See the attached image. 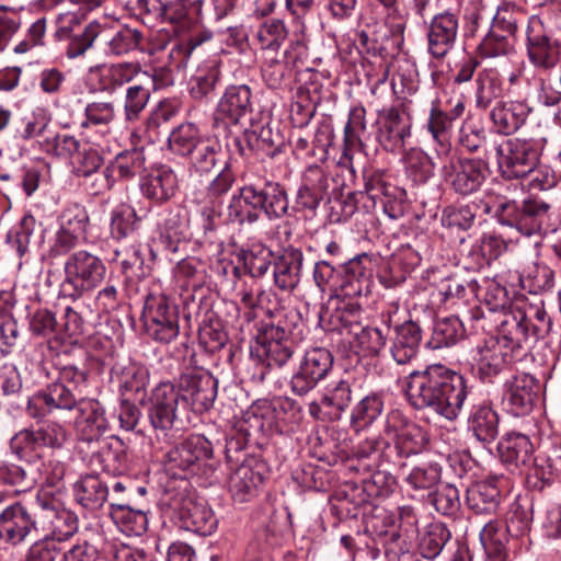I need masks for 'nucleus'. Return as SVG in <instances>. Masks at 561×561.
<instances>
[{
	"instance_id": "nucleus-1",
	"label": "nucleus",
	"mask_w": 561,
	"mask_h": 561,
	"mask_svg": "<svg viewBox=\"0 0 561 561\" xmlns=\"http://www.w3.org/2000/svg\"><path fill=\"white\" fill-rule=\"evenodd\" d=\"M495 291V295L486 294L485 304L491 311H503L499 333L479 347L476 358L479 378L489 383L510 370L513 364L523 360L552 327L542 301L529 304L517 300L505 311L506 291L504 288Z\"/></svg>"
},
{
	"instance_id": "nucleus-2",
	"label": "nucleus",
	"mask_w": 561,
	"mask_h": 561,
	"mask_svg": "<svg viewBox=\"0 0 561 561\" xmlns=\"http://www.w3.org/2000/svg\"><path fill=\"white\" fill-rule=\"evenodd\" d=\"M403 391L413 409L428 410L455 421L463 409L469 387L460 373L442 364H432L423 370L411 371L404 378Z\"/></svg>"
},
{
	"instance_id": "nucleus-3",
	"label": "nucleus",
	"mask_w": 561,
	"mask_h": 561,
	"mask_svg": "<svg viewBox=\"0 0 561 561\" xmlns=\"http://www.w3.org/2000/svg\"><path fill=\"white\" fill-rule=\"evenodd\" d=\"M373 257L362 253L342 264V279L337 282V272L327 260L314 263L312 277L316 286L322 291H329L331 298H360L370 293L373 277Z\"/></svg>"
},
{
	"instance_id": "nucleus-4",
	"label": "nucleus",
	"mask_w": 561,
	"mask_h": 561,
	"mask_svg": "<svg viewBox=\"0 0 561 561\" xmlns=\"http://www.w3.org/2000/svg\"><path fill=\"white\" fill-rule=\"evenodd\" d=\"M382 434L387 438L382 457L397 470L407 469L408 460L422 454L428 444L424 428L399 409H392L386 414Z\"/></svg>"
},
{
	"instance_id": "nucleus-5",
	"label": "nucleus",
	"mask_w": 561,
	"mask_h": 561,
	"mask_svg": "<svg viewBox=\"0 0 561 561\" xmlns=\"http://www.w3.org/2000/svg\"><path fill=\"white\" fill-rule=\"evenodd\" d=\"M497 165L503 178L513 180L531 175L530 184L539 190H546L553 184L547 176L539 179L536 170L541 152L540 142L535 139L510 138L495 147Z\"/></svg>"
},
{
	"instance_id": "nucleus-6",
	"label": "nucleus",
	"mask_w": 561,
	"mask_h": 561,
	"mask_svg": "<svg viewBox=\"0 0 561 561\" xmlns=\"http://www.w3.org/2000/svg\"><path fill=\"white\" fill-rule=\"evenodd\" d=\"M550 205L537 198L525 199L520 205L504 196H496L483 205V213L497 219L503 226L515 228L524 236L540 234L548 219Z\"/></svg>"
},
{
	"instance_id": "nucleus-7",
	"label": "nucleus",
	"mask_w": 561,
	"mask_h": 561,
	"mask_svg": "<svg viewBox=\"0 0 561 561\" xmlns=\"http://www.w3.org/2000/svg\"><path fill=\"white\" fill-rule=\"evenodd\" d=\"M213 454L211 443L205 436L194 434L170 448L164 454L162 462L169 474L187 479L214 471V467L208 463Z\"/></svg>"
},
{
	"instance_id": "nucleus-8",
	"label": "nucleus",
	"mask_w": 561,
	"mask_h": 561,
	"mask_svg": "<svg viewBox=\"0 0 561 561\" xmlns=\"http://www.w3.org/2000/svg\"><path fill=\"white\" fill-rule=\"evenodd\" d=\"M147 335L159 344H170L180 334L178 305L158 285L146 296L142 310Z\"/></svg>"
},
{
	"instance_id": "nucleus-9",
	"label": "nucleus",
	"mask_w": 561,
	"mask_h": 561,
	"mask_svg": "<svg viewBox=\"0 0 561 561\" xmlns=\"http://www.w3.org/2000/svg\"><path fill=\"white\" fill-rule=\"evenodd\" d=\"M64 272L61 293L66 297L78 299L103 282L106 267L98 255L87 250H78L65 261Z\"/></svg>"
},
{
	"instance_id": "nucleus-10",
	"label": "nucleus",
	"mask_w": 561,
	"mask_h": 561,
	"mask_svg": "<svg viewBox=\"0 0 561 561\" xmlns=\"http://www.w3.org/2000/svg\"><path fill=\"white\" fill-rule=\"evenodd\" d=\"M182 407L196 413L208 411L217 397L218 380L202 367L186 368L176 380Z\"/></svg>"
},
{
	"instance_id": "nucleus-11",
	"label": "nucleus",
	"mask_w": 561,
	"mask_h": 561,
	"mask_svg": "<svg viewBox=\"0 0 561 561\" xmlns=\"http://www.w3.org/2000/svg\"><path fill=\"white\" fill-rule=\"evenodd\" d=\"M251 355L265 363L266 367H283L294 355L290 331L279 323H262L257 327Z\"/></svg>"
},
{
	"instance_id": "nucleus-12",
	"label": "nucleus",
	"mask_w": 561,
	"mask_h": 561,
	"mask_svg": "<svg viewBox=\"0 0 561 561\" xmlns=\"http://www.w3.org/2000/svg\"><path fill=\"white\" fill-rule=\"evenodd\" d=\"M398 313V307H390L381 313L382 322L388 328L393 325V335L390 339V355L398 365H408L416 356L420 351L422 341L421 327L408 320L397 324L393 317Z\"/></svg>"
},
{
	"instance_id": "nucleus-13",
	"label": "nucleus",
	"mask_w": 561,
	"mask_h": 561,
	"mask_svg": "<svg viewBox=\"0 0 561 561\" xmlns=\"http://www.w3.org/2000/svg\"><path fill=\"white\" fill-rule=\"evenodd\" d=\"M182 407L181 393L174 383L160 382L150 393L147 415L154 430L169 431L178 422Z\"/></svg>"
},
{
	"instance_id": "nucleus-14",
	"label": "nucleus",
	"mask_w": 561,
	"mask_h": 561,
	"mask_svg": "<svg viewBox=\"0 0 561 561\" xmlns=\"http://www.w3.org/2000/svg\"><path fill=\"white\" fill-rule=\"evenodd\" d=\"M560 47V43L552 38L542 20L538 15H531L526 28V49L530 64L545 70L556 67Z\"/></svg>"
},
{
	"instance_id": "nucleus-15",
	"label": "nucleus",
	"mask_w": 561,
	"mask_h": 561,
	"mask_svg": "<svg viewBox=\"0 0 561 561\" xmlns=\"http://www.w3.org/2000/svg\"><path fill=\"white\" fill-rule=\"evenodd\" d=\"M332 367L333 356L329 350L314 347L307 351L291 377V391L297 396L307 394L330 374Z\"/></svg>"
},
{
	"instance_id": "nucleus-16",
	"label": "nucleus",
	"mask_w": 561,
	"mask_h": 561,
	"mask_svg": "<svg viewBox=\"0 0 561 561\" xmlns=\"http://www.w3.org/2000/svg\"><path fill=\"white\" fill-rule=\"evenodd\" d=\"M442 172L456 194L468 196L481 190L489 176V165L482 159L458 158L450 167L444 165Z\"/></svg>"
},
{
	"instance_id": "nucleus-17",
	"label": "nucleus",
	"mask_w": 561,
	"mask_h": 561,
	"mask_svg": "<svg viewBox=\"0 0 561 561\" xmlns=\"http://www.w3.org/2000/svg\"><path fill=\"white\" fill-rule=\"evenodd\" d=\"M353 401V382L340 378L324 388L319 401L309 403V414L319 421H336Z\"/></svg>"
},
{
	"instance_id": "nucleus-18",
	"label": "nucleus",
	"mask_w": 561,
	"mask_h": 561,
	"mask_svg": "<svg viewBox=\"0 0 561 561\" xmlns=\"http://www.w3.org/2000/svg\"><path fill=\"white\" fill-rule=\"evenodd\" d=\"M266 465L255 457H248L230 473L228 490L234 502L245 503L256 496L263 484Z\"/></svg>"
},
{
	"instance_id": "nucleus-19",
	"label": "nucleus",
	"mask_w": 561,
	"mask_h": 561,
	"mask_svg": "<svg viewBox=\"0 0 561 561\" xmlns=\"http://www.w3.org/2000/svg\"><path fill=\"white\" fill-rule=\"evenodd\" d=\"M37 531V520L21 502H15L0 512V540L16 546Z\"/></svg>"
},
{
	"instance_id": "nucleus-20",
	"label": "nucleus",
	"mask_w": 561,
	"mask_h": 561,
	"mask_svg": "<svg viewBox=\"0 0 561 561\" xmlns=\"http://www.w3.org/2000/svg\"><path fill=\"white\" fill-rule=\"evenodd\" d=\"M376 125L377 140L389 152L400 151L407 139L411 137L410 118L400 113L397 107L378 111Z\"/></svg>"
},
{
	"instance_id": "nucleus-21",
	"label": "nucleus",
	"mask_w": 561,
	"mask_h": 561,
	"mask_svg": "<svg viewBox=\"0 0 561 561\" xmlns=\"http://www.w3.org/2000/svg\"><path fill=\"white\" fill-rule=\"evenodd\" d=\"M457 14L445 11L437 13L430 22L427 37V51L437 60H443L455 47L458 35Z\"/></svg>"
},
{
	"instance_id": "nucleus-22",
	"label": "nucleus",
	"mask_w": 561,
	"mask_h": 561,
	"mask_svg": "<svg viewBox=\"0 0 561 561\" xmlns=\"http://www.w3.org/2000/svg\"><path fill=\"white\" fill-rule=\"evenodd\" d=\"M171 507L178 513L182 527L202 536H208L217 527V518L213 510L204 501L192 497L173 499Z\"/></svg>"
},
{
	"instance_id": "nucleus-23",
	"label": "nucleus",
	"mask_w": 561,
	"mask_h": 561,
	"mask_svg": "<svg viewBox=\"0 0 561 561\" xmlns=\"http://www.w3.org/2000/svg\"><path fill=\"white\" fill-rule=\"evenodd\" d=\"M141 72L137 62H112L91 67L89 78L100 92L113 94L125 84L131 83Z\"/></svg>"
},
{
	"instance_id": "nucleus-24",
	"label": "nucleus",
	"mask_w": 561,
	"mask_h": 561,
	"mask_svg": "<svg viewBox=\"0 0 561 561\" xmlns=\"http://www.w3.org/2000/svg\"><path fill=\"white\" fill-rule=\"evenodd\" d=\"M538 399V382L528 375L520 374L506 381L503 404L514 416L529 414Z\"/></svg>"
},
{
	"instance_id": "nucleus-25",
	"label": "nucleus",
	"mask_w": 561,
	"mask_h": 561,
	"mask_svg": "<svg viewBox=\"0 0 561 561\" xmlns=\"http://www.w3.org/2000/svg\"><path fill=\"white\" fill-rule=\"evenodd\" d=\"M253 111L252 91L247 84H232L226 88L216 110V121L238 125Z\"/></svg>"
},
{
	"instance_id": "nucleus-26",
	"label": "nucleus",
	"mask_w": 561,
	"mask_h": 561,
	"mask_svg": "<svg viewBox=\"0 0 561 561\" xmlns=\"http://www.w3.org/2000/svg\"><path fill=\"white\" fill-rule=\"evenodd\" d=\"M335 307L332 311H327L325 316H321V321H327V329L337 331L341 334L353 336L363 325L365 321V311L358 302V298H333Z\"/></svg>"
},
{
	"instance_id": "nucleus-27",
	"label": "nucleus",
	"mask_w": 561,
	"mask_h": 561,
	"mask_svg": "<svg viewBox=\"0 0 561 561\" xmlns=\"http://www.w3.org/2000/svg\"><path fill=\"white\" fill-rule=\"evenodd\" d=\"M77 409L76 430L80 440L99 442L111 427L104 407L95 399H84Z\"/></svg>"
},
{
	"instance_id": "nucleus-28",
	"label": "nucleus",
	"mask_w": 561,
	"mask_h": 561,
	"mask_svg": "<svg viewBox=\"0 0 561 561\" xmlns=\"http://www.w3.org/2000/svg\"><path fill=\"white\" fill-rule=\"evenodd\" d=\"M307 51V43L290 38L283 59H271L263 69L262 76L271 89L282 88L291 77L294 68L302 60Z\"/></svg>"
},
{
	"instance_id": "nucleus-29",
	"label": "nucleus",
	"mask_w": 561,
	"mask_h": 561,
	"mask_svg": "<svg viewBox=\"0 0 561 561\" xmlns=\"http://www.w3.org/2000/svg\"><path fill=\"white\" fill-rule=\"evenodd\" d=\"M302 264L304 253L300 249L284 248L273 257L274 285L282 291H293L300 283Z\"/></svg>"
},
{
	"instance_id": "nucleus-30",
	"label": "nucleus",
	"mask_w": 561,
	"mask_h": 561,
	"mask_svg": "<svg viewBox=\"0 0 561 561\" xmlns=\"http://www.w3.org/2000/svg\"><path fill=\"white\" fill-rule=\"evenodd\" d=\"M255 185H243L234 193L226 209V220L232 225L252 226L261 217L256 202Z\"/></svg>"
},
{
	"instance_id": "nucleus-31",
	"label": "nucleus",
	"mask_w": 561,
	"mask_h": 561,
	"mask_svg": "<svg viewBox=\"0 0 561 561\" xmlns=\"http://www.w3.org/2000/svg\"><path fill=\"white\" fill-rule=\"evenodd\" d=\"M530 111L525 101H499L490 112V119L496 133L511 135L525 124Z\"/></svg>"
},
{
	"instance_id": "nucleus-32",
	"label": "nucleus",
	"mask_w": 561,
	"mask_h": 561,
	"mask_svg": "<svg viewBox=\"0 0 561 561\" xmlns=\"http://www.w3.org/2000/svg\"><path fill=\"white\" fill-rule=\"evenodd\" d=\"M497 478H490L471 483L465 495L466 505L474 514H494L501 502L502 493Z\"/></svg>"
},
{
	"instance_id": "nucleus-33",
	"label": "nucleus",
	"mask_w": 561,
	"mask_h": 561,
	"mask_svg": "<svg viewBox=\"0 0 561 561\" xmlns=\"http://www.w3.org/2000/svg\"><path fill=\"white\" fill-rule=\"evenodd\" d=\"M178 186V176L168 165L154 169L140 183L142 195L158 204L171 199L175 195Z\"/></svg>"
},
{
	"instance_id": "nucleus-34",
	"label": "nucleus",
	"mask_w": 561,
	"mask_h": 561,
	"mask_svg": "<svg viewBox=\"0 0 561 561\" xmlns=\"http://www.w3.org/2000/svg\"><path fill=\"white\" fill-rule=\"evenodd\" d=\"M142 33L137 28L121 26L111 28L101 25L99 41L108 56H123L138 48Z\"/></svg>"
},
{
	"instance_id": "nucleus-35",
	"label": "nucleus",
	"mask_w": 561,
	"mask_h": 561,
	"mask_svg": "<svg viewBox=\"0 0 561 561\" xmlns=\"http://www.w3.org/2000/svg\"><path fill=\"white\" fill-rule=\"evenodd\" d=\"M255 194L260 211L268 219H279L288 213L287 193L279 183L266 181L262 187L255 185Z\"/></svg>"
},
{
	"instance_id": "nucleus-36",
	"label": "nucleus",
	"mask_w": 561,
	"mask_h": 561,
	"mask_svg": "<svg viewBox=\"0 0 561 561\" xmlns=\"http://www.w3.org/2000/svg\"><path fill=\"white\" fill-rule=\"evenodd\" d=\"M499 451L505 463L529 467L533 461L534 446L527 435L511 432L499 444Z\"/></svg>"
},
{
	"instance_id": "nucleus-37",
	"label": "nucleus",
	"mask_w": 561,
	"mask_h": 561,
	"mask_svg": "<svg viewBox=\"0 0 561 561\" xmlns=\"http://www.w3.org/2000/svg\"><path fill=\"white\" fill-rule=\"evenodd\" d=\"M73 496L84 510L94 512L110 497L108 486L96 476H85L73 484Z\"/></svg>"
},
{
	"instance_id": "nucleus-38",
	"label": "nucleus",
	"mask_w": 561,
	"mask_h": 561,
	"mask_svg": "<svg viewBox=\"0 0 561 561\" xmlns=\"http://www.w3.org/2000/svg\"><path fill=\"white\" fill-rule=\"evenodd\" d=\"M474 101L479 110H486L504 93L503 79L495 68L481 69L474 80Z\"/></svg>"
},
{
	"instance_id": "nucleus-39",
	"label": "nucleus",
	"mask_w": 561,
	"mask_h": 561,
	"mask_svg": "<svg viewBox=\"0 0 561 561\" xmlns=\"http://www.w3.org/2000/svg\"><path fill=\"white\" fill-rule=\"evenodd\" d=\"M110 516L119 530L127 536H140L147 530L146 512L133 508L129 503L111 502Z\"/></svg>"
},
{
	"instance_id": "nucleus-40",
	"label": "nucleus",
	"mask_w": 561,
	"mask_h": 561,
	"mask_svg": "<svg viewBox=\"0 0 561 561\" xmlns=\"http://www.w3.org/2000/svg\"><path fill=\"white\" fill-rule=\"evenodd\" d=\"M468 426L478 440L492 443L499 434V415L489 403L473 405Z\"/></svg>"
},
{
	"instance_id": "nucleus-41",
	"label": "nucleus",
	"mask_w": 561,
	"mask_h": 561,
	"mask_svg": "<svg viewBox=\"0 0 561 561\" xmlns=\"http://www.w3.org/2000/svg\"><path fill=\"white\" fill-rule=\"evenodd\" d=\"M427 131L431 134L435 144V151L439 159L447 158L450 153V130L453 123L446 111L438 105L433 104L426 123Z\"/></svg>"
},
{
	"instance_id": "nucleus-42",
	"label": "nucleus",
	"mask_w": 561,
	"mask_h": 561,
	"mask_svg": "<svg viewBox=\"0 0 561 561\" xmlns=\"http://www.w3.org/2000/svg\"><path fill=\"white\" fill-rule=\"evenodd\" d=\"M95 458L103 470L110 474L118 476L128 469V455L122 439L111 437L102 443Z\"/></svg>"
},
{
	"instance_id": "nucleus-43",
	"label": "nucleus",
	"mask_w": 561,
	"mask_h": 561,
	"mask_svg": "<svg viewBox=\"0 0 561 561\" xmlns=\"http://www.w3.org/2000/svg\"><path fill=\"white\" fill-rule=\"evenodd\" d=\"M404 481L414 490H431L442 478L440 466L431 460H424L409 469L398 470Z\"/></svg>"
},
{
	"instance_id": "nucleus-44",
	"label": "nucleus",
	"mask_w": 561,
	"mask_h": 561,
	"mask_svg": "<svg viewBox=\"0 0 561 561\" xmlns=\"http://www.w3.org/2000/svg\"><path fill=\"white\" fill-rule=\"evenodd\" d=\"M527 473L528 483L534 488L542 490L554 479L561 477V456L552 454L536 457Z\"/></svg>"
},
{
	"instance_id": "nucleus-45",
	"label": "nucleus",
	"mask_w": 561,
	"mask_h": 561,
	"mask_svg": "<svg viewBox=\"0 0 561 561\" xmlns=\"http://www.w3.org/2000/svg\"><path fill=\"white\" fill-rule=\"evenodd\" d=\"M403 162L407 176L415 184H425L435 174V162L420 148L408 150Z\"/></svg>"
},
{
	"instance_id": "nucleus-46",
	"label": "nucleus",
	"mask_w": 561,
	"mask_h": 561,
	"mask_svg": "<svg viewBox=\"0 0 561 561\" xmlns=\"http://www.w3.org/2000/svg\"><path fill=\"white\" fill-rule=\"evenodd\" d=\"M39 398L44 400V404L49 412H53L54 410L71 411L77 409L84 400L83 397L79 396V393L73 392L57 380L49 383L44 390H42L39 392Z\"/></svg>"
},
{
	"instance_id": "nucleus-47",
	"label": "nucleus",
	"mask_w": 561,
	"mask_h": 561,
	"mask_svg": "<svg viewBox=\"0 0 561 561\" xmlns=\"http://www.w3.org/2000/svg\"><path fill=\"white\" fill-rule=\"evenodd\" d=\"M204 139L194 124L184 123L171 131L168 146L174 154L188 158Z\"/></svg>"
},
{
	"instance_id": "nucleus-48",
	"label": "nucleus",
	"mask_w": 561,
	"mask_h": 561,
	"mask_svg": "<svg viewBox=\"0 0 561 561\" xmlns=\"http://www.w3.org/2000/svg\"><path fill=\"white\" fill-rule=\"evenodd\" d=\"M112 374L118 382L122 394L139 393L146 389L149 381L148 370L135 363H129L123 367L115 366Z\"/></svg>"
},
{
	"instance_id": "nucleus-49",
	"label": "nucleus",
	"mask_w": 561,
	"mask_h": 561,
	"mask_svg": "<svg viewBox=\"0 0 561 561\" xmlns=\"http://www.w3.org/2000/svg\"><path fill=\"white\" fill-rule=\"evenodd\" d=\"M480 541L489 561H504L507 557L506 534L497 520H490L480 531Z\"/></svg>"
},
{
	"instance_id": "nucleus-50",
	"label": "nucleus",
	"mask_w": 561,
	"mask_h": 561,
	"mask_svg": "<svg viewBox=\"0 0 561 561\" xmlns=\"http://www.w3.org/2000/svg\"><path fill=\"white\" fill-rule=\"evenodd\" d=\"M383 399L378 393H369L360 399L352 410L351 425L356 431L371 425L383 411Z\"/></svg>"
},
{
	"instance_id": "nucleus-51",
	"label": "nucleus",
	"mask_w": 561,
	"mask_h": 561,
	"mask_svg": "<svg viewBox=\"0 0 561 561\" xmlns=\"http://www.w3.org/2000/svg\"><path fill=\"white\" fill-rule=\"evenodd\" d=\"M450 538L451 534L445 524L439 522L430 524L419 541L420 554L424 559L434 560Z\"/></svg>"
},
{
	"instance_id": "nucleus-52",
	"label": "nucleus",
	"mask_w": 561,
	"mask_h": 561,
	"mask_svg": "<svg viewBox=\"0 0 561 561\" xmlns=\"http://www.w3.org/2000/svg\"><path fill=\"white\" fill-rule=\"evenodd\" d=\"M43 508L47 510L50 514V536L49 539H54L55 542H60L72 537L78 530V518L77 516L66 508L49 507L46 503L41 501Z\"/></svg>"
},
{
	"instance_id": "nucleus-53",
	"label": "nucleus",
	"mask_w": 561,
	"mask_h": 561,
	"mask_svg": "<svg viewBox=\"0 0 561 561\" xmlns=\"http://www.w3.org/2000/svg\"><path fill=\"white\" fill-rule=\"evenodd\" d=\"M221 156L220 145L205 138L188 157L190 170L199 174L209 173L218 164Z\"/></svg>"
},
{
	"instance_id": "nucleus-54",
	"label": "nucleus",
	"mask_w": 561,
	"mask_h": 561,
	"mask_svg": "<svg viewBox=\"0 0 561 561\" xmlns=\"http://www.w3.org/2000/svg\"><path fill=\"white\" fill-rule=\"evenodd\" d=\"M10 448L21 460L33 462L41 458L44 447L36 430L24 428L11 438Z\"/></svg>"
},
{
	"instance_id": "nucleus-55",
	"label": "nucleus",
	"mask_w": 561,
	"mask_h": 561,
	"mask_svg": "<svg viewBox=\"0 0 561 561\" xmlns=\"http://www.w3.org/2000/svg\"><path fill=\"white\" fill-rule=\"evenodd\" d=\"M146 158L142 149L118 153L108 164L112 174L121 179H131L145 170Z\"/></svg>"
},
{
	"instance_id": "nucleus-56",
	"label": "nucleus",
	"mask_w": 561,
	"mask_h": 561,
	"mask_svg": "<svg viewBox=\"0 0 561 561\" xmlns=\"http://www.w3.org/2000/svg\"><path fill=\"white\" fill-rule=\"evenodd\" d=\"M288 36V28L282 19L271 18L263 21L256 32L262 49L277 50Z\"/></svg>"
},
{
	"instance_id": "nucleus-57",
	"label": "nucleus",
	"mask_w": 561,
	"mask_h": 561,
	"mask_svg": "<svg viewBox=\"0 0 561 561\" xmlns=\"http://www.w3.org/2000/svg\"><path fill=\"white\" fill-rule=\"evenodd\" d=\"M221 72L217 65L198 68L190 80V93L193 99L207 98L220 81Z\"/></svg>"
},
{
	"instance_id": "nucleus-58",
	"label": "nucleus",
	"mask_w": 561,
	"mask_h": 561,
	"mask_svg": "<svg viewBox=\"0 0 561 561\" xmlns=\"http://www.w3.org/2000/svg\"><path fill=\"white\" fill-rule=\"evenodd\" d=\"M150 87L140 80L126 90L124 100V112L127 122H135L145 110L150 98Z\"/></svg>"
},
{
	"instance_id": "nucleus-59",
	"label": "nucleus",
	"mask_w": 561,
	"mask_h": 561,
	"mask_svg": "<svg viewBox=\"0 0 561 561\" xmlns=\"http://www.w3.org/2000/svg\"><path fill=\"white\" fill-rule=\"evenodd\" d=\"M317 100L306 87H299L296 100L290 105V119L297 127H306L317 111Z\"/></svg>"
},
{
	"instance_id": "nucleus-60",
	"label": "nucleus",
	"mask_w": 561,
	"mask_h": 561,
	"mask_svg": "<svg viewBox=\"0 0 561 561\" xmlns=\"http://www.w3.org/2000/svg\"><path fill=\"white\" fill-rule=\"evenodd\" d=\"M140 218L135 209L126 204L114 208L111 215V233L116 239L130 236L137 228Z\"/></svg>"
},
{
	"instance_id": "nucleus-61",
	"label": "nucleus",
	"mask_w": 561,
	"mask_h": 561,
	"mask_svg": "<svg viewBox=\"0 0 561 561\" xmlns=\"http://www.w3.org/2000/svg\"><path fill=\"white\" fill-rule=\"evenodd\" d=\"M462 322L457 317H449L436 322L433 341L436 347H448L463 337Z\"/></svg>"
},
{
	"instance_id": "nucleus-62",
	"label": "nucleus",
	"mask_w": 561,
	"mask_h": 561,
	"mask_svg": "<svg viewBox=\"0 0 561 561\" xmlns=\"http://www.w3.org/2000/svg\"><path fill=\"white\" fill-rule=\"evenodd\" d=\"M478 51L483 58L507 56L514 51V41L504 34L489 31L479 44Z\"/></svg>"
},
{
	"instance_id": "nucleus-63",
	"label": "nucleus",
	"mask_w": 561,
	"mask_h": 561,
	"mask_svg": "<svg viewBox=\"0 0 561 561\" xmlns=\"http://www.w3.org/2000/svg\"><path fill=\"white\" fill-rule=\"evenodd\" d=\"M43 150L58 158L71 160L83 146L75 136L57 134L53 138H46L41 144Z\"/></svg>"
},
{
	"instance_id": "nucleus-64",
	"label": "nucleus",
	"mask_w": 561,
	"mask_h": 561,
	"mask_svg": "<svg viewBox=\"0 0 561 561\" xmlns=\"http://www.w3.org/2000/svg\"><path fill=\"white\" fill-rule=\"evenodd\" d=\"M71 162L78 176L89 179L101 168L103 159L96 149L89 144H83Z\"/></svg>"
}]
</instances>
